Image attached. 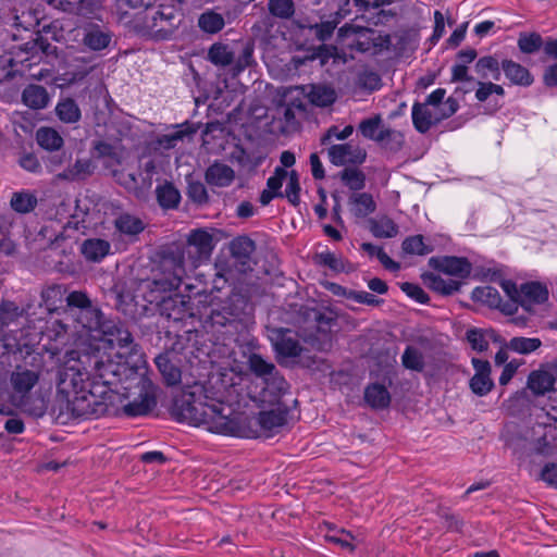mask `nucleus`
Masks as SVG:
<instances>
[{
	"label": "nucleus",
	"instance_id": "32",
	"mask_svg": "<svg viewBox=\"0 0 557 557\" xmlns=\"http://www.w3.org/2000/svg\"><path fill=\"white\" fill-rule=\"evenodd\" d=\"M37 205L38 198L36 193L27 189L13 193L10 199L12 210L20 214L34 211Z\"/></svg>",
	"mask_w": 557,
	"mask_h": 557
},
{
	"label": "nucleus",
	"instance_id": "64",
	"mask_svg": "<svg viewBox=\"0 0 557 557\" xmlns=\"http://www.w3.org/2000/svg\"><path fill=\"white\" fill-rule=\"evenodd\" d=\"M540 479L547 485L557 488V463H546L541 471Z\"/></svg>",
	"mask_w": 557,
	"mask_h": 557
},
{
	"label": "nucleus",
	"instance_id": "6",
	"mask_svg": "<svg viewBox=\"0 0 557 557\" xmlns=\"http://www.w3.org/2000/svg\"><path fill=\"white\" fill-rule=\"evenodd\" d=\"M51 29L50 25H44L41 29L37 30L36 37L18 46V51L10 53L3 61H0V82L9 74L8 66L15 64H24L30 66L42 60L44 57L54 55L57 47L53 46L41 34H48Z\"/></svg>",
	"mask_w": 557,
	"mask_h": 557
},
{
	"label": "nucleus",
	"instance_id": "13",
	"mask_svg": "<svg viewBox=\"0 0 557 557\" xmlns=\"http://www.w3.org/2000/svg\"><path fill=\"white\" fill-rule=\"evenodd\" d=\"M271 341L274 350L280 356L295 358L301 355L302 347L298 341L297 333L290 329H273Z\"/></svg>",
	"mask_w": 557,
	"mask_h": 557
},
{
	"label": "nucleus",
	"instance_id": "48",
	"mask_svg": "<svg viewBox=\"0 0 557 557\" xmlns=\"http://www.w3.org/2000/svg\"><path fill=\"white\" fill-rule=\"evenodd\" d=\"M543 47V38L539 33H521L518 38V48L524 54H533Z\"/></svg>",
	"mask_w": 557,
	"mask_h": 557
},
{
	"label": "nucleus",
	"instance_id": "52",
	"mask_svg": "<svg viewBox=\"0 0 557 557\" xmlns=\"http://www.w3.org/2000/svg\"><path fill=\"white\" fill-rule=\"evenodd\" d=\"M403 366L406 369L421 372L424 369V359L420 350L413 346H407L401 356Z\"/></svg>",
	"mask_w": 557,
	"mask_h": 557
},
{
	"label": "nucleus",
	"instance_id": "11",
	"mask_svg": "<svg viewBox=\"0 0 557 557\" xmlns=\"http://www.w3.org/2000/svg\"><path fill=\"white\" fill-rule=\"evenodd\" d=\"M429 264L438 272L457 277V281L468 278L472 271L471 262L465 257H432L429 260Z\"/></svg>",
	"mask_w": 557,
	"mask_h": 557
},
{
	"label": "nucleus",
	"instance_id": "41",
	"mask_svg": "<svg viewBox=\"0 0 557 557\" xmlns=\"http://www.w3.org/2000/svg\"><path fill=\"white\" fill-rule=\"evenodd\" d=\"M309 101L321 108L332 106L336 100V95L333 88L326 85H312L308 94Z\"/></svg>",
	"mask_w": 557,
	"mask_h": 557
},
{
	"label": "nucleus",
	"instance_id": "8",
	"mask_svg": "<svg viewBox=\"0 0 557 557\" xmlns=\"http://www.w3.org/2000/svg\"><path fill=\"white\" fill-rule=\"evenodd\" d=\"M99 383L94 379L89 371L81 367V361L72 366H66L61 372L59 377L58 387L60 392L73 395L89 388V384Z\"/></svg>",
	"mask_w": 557,
	"mask_h": 557
},
{
	"label": "nucleus",
	"instance_id": "22",
	"mask_svg": "<svg viewBox=\"0 0 557 557\" xmlns=\"http://www.w3.org/2000/svg\"><path fill=\"white\" fill-rule=\"evenodd\" d=\"M556 379L546 370H534L528 376V387L535 396H544L553 392Z\"/></svg>",
	"mask_w": 557,
	"mask_h": 557
},
{
	"label": "nucleus",
	"instance_id": "58",
	"mask_svg": "<svg viewBox=\"0 0 557 557\" xmlns=\"http://www.w3.org/2000/svg\"><path fill=\"white\" fill-rule=\"evenodd\" d=\"M186 194L193 202L198 205H203L209 200L207 188L200 181H189Z\"/></svg>",
	"mask_w": 557,
	"mask_h": 557
},
{
	"label": "nucleus",
	"instance_id": "15",
	"mask_svg": "<svg viewBox=\"0 0 557 557\" xmlns=\"http://www.w3.org/2000/svg\"><path fill=\"white\" fill-rule=\"evenodd\" d=\"M256 250V243L247 235L233 238L230 243V251L235 260L237 269L242 273L251 271V256Z\"/></svg>",
	"mask_w": 557,
	"mask_h": 557
},
{
	"label": "nucleus",
	"instance_id": "16",
	"mask_svg": "<svg viewBox=\"0 0 557 557\" xmlns=\"http://www.w3.org/2000/svg\"><path fill=\"white\" fill-rule=\"evenodd\" d=\"M329 157L330 161L336 166L345 164L359 165L366 161L367 152L358 146L337 144L329 148Z\"/></svg>",
	"mask_w": 557,
	"mask_h": 557
},
{
	"label": "nucleus",
	"instance_id": "29",
	"mask_svg": "<svg viewBox=\"0 0 557 557\" xmlns=\"http://www.w3.org/2000/svg\"><path fill=\"white\" fill-rule=\"evenodd\" d=\"M411 117L414 128L421 134L429 132L441 120V117L434 116L431 109L419 102L412 106Z\"/></svg>",
	"mask_w": 557,
	"mask_h": 557
},
{
	"label": "nucleus",
	"instance_id": "51",
	"mask_svg": "<svg viewBox=\"0 0 557 557\" xmlns=\"http://www.w3.org/2000/svg\"><path fill=\"white\" fill-rule=\"evenodd\" d=\"M542 345L541 341L535 337H512L508 344V348L515 352L528 355L535 351Z\"/></svg>",
	"mask_w": 557,
	"mask_h": 557
},
{
	"label": "nucleus",
	"instance_id": "4",
	"mask_svg": "<svg viewBox=\"0 0 557 557\" xmlns=\"http://www.w3.org/2000/svg\"><path fill=\"white\" fill-rule=\"evenodd\" d=\"M253 306L249 290L244 286H235L225 299H213L210 311L203 320L207 332L227 334L236 331L237 324L252 313Z\"/></svg>",
	"mask_w": 557,
	"mask_h": 557
},
{
	"label": "nucleus",
	"instance_id": "36",
	"mask_svg": "<svg viewBox=\"0 0 557 557\" xmlns=\"http://www.w3.org/2000/svg\"><path fill=\"white\" fill-rule=\"evenodd\" d=\"M156 196L159 206L165 210L176 209L181 201V194L178 189L170 182L158 185L156 188Z\"/></svg>",
	"mask_w": 557,
	"mask_h": 557
},
{
	"label": "nucleus",
	"instance_id": "3",
	"mask_svg": "<svg viewBox=\"0 0 557 557\" xmlns=\"http://www.w3.org/2000/svg\"><path fill=\"white\" fill-rule=\"evenodd\" d=\"M65 302V313L72 318L76 326L87 331L92 338L107 342L111 347L117 346L131 356L137 355L132 333L124 327L123 323L106 319L85 292L69 293Z\"/></svg>",
	"mask_w": 557,
	"mask_h": 557
},
{
	"label": "nucleus",
	"instance_id": "53",
	"mask_svg": "<svg viewBox=\"0 0 557 557\" xmlns=\"http://www.w3.org/2000/svg\"><path fill=\"white\" fill-rule=\"evenodd\" d=\"M339 175L343 183L354 191H359L366 186V176L358 169H344Z\"/></svg>",
	"mask_w": 557,
	"mask_h": 557
},
{
	"label": "nucleus",
	"instance_id": "47",
	"mask_svg": "<svg viewBox=\"0 0 557 557\" xmlns=\"http://www.w3.org/2000/svg\"><path fill=\"white\" fill-rule=\"evenodd\" d=\"M208 59L214 65L226 66L234 61V53L226 45L214 44L209 49Z\"/></svg>",
	"mask_w": 557,
	"mask_h": 557
},
{
	"label": "nucleus",
	"instance_id": "59",
	"mask_svg": "<svg viewBox=\"0 0 557 557\" xmlns=\"http://www.w3.org/2000/svg\"><path fill=\"white\" fill-rule=\"evenodd\" d=\"M287 178V170L281 166L274 169L273 175L267 180V188L274 191L280 198H284L282 186L284 181Z\"/></svg>",
	"mask_w": 557,
	"mask_h": 557
},
{
	"label": "nucleus",
	"instance_id": "31",
	"mask_svg": "<svg viewBox=\"0 0 557 557\" xmlns=\"http://www.w3.org/2000/svg\"><path fill=\"white\" fill-rule=\"evenodd\" d=\"M263 383V397L269 395L271 397L269 401L272 404H277V401H281V397L288 393L289 389L288 382L284 379V376L280 374L278 371L265 379Z\"/></svg>",
	"mask_w": 557,
	"mask_h": 557
},
{
	"label": "nucleus",
	"instance_id": "9",
	"mask_svg": "<svg viewBox=\"0 0 557 557\" xmlns=\"http://www.w3.org/2000/svg\"><path fill=\"white\" fill-rule=\"evenodd\" d=\"M113 238L126 245L137 243L146 228L145 222L129 212L117 214L113 220Z\"/></svg>",
	"mask_w": 557,
	"mask_h": 557
},
{
	"label": "nucleus",
	"instance_id": "21",
	"mask_svg": "<svg viewBox=\"0 0 557 557\" xmlns=\"http://www.w3.org/2000/svg\"><path fill=\"white\" fill-rule=\"evenodd\" d=\"M206 182L216 187H227L235 180L234 170L221 162L212 163L205 173Z\"/></svg>",
	"mask_w": 557,
	"mask_h": 557
},
{
	"label": "nucleus",
	"instance_id": "14",
	"mask_svg": "<svg viewBox=\"0 0 557 557\" xmlns=\"http://www.w3.org/2000/svg\"><path fill=\"white\" fill-rule=\"evenodd\" d=\"M147 382L141 381L137 397L126 404L117 403L120 409L129 418L141 417L148 414L157 405L156 397L146 388Z\"/></svg>",
	"mask_w": 557,
	"mask_h": 557
},
{
	"label": "nucleus",
	"instance_id": "42",
	"mask_svg": "<svg viewBox=\"0 0 557 557\" xmlns=\"http://www.w3.org/2000/svg\"><path fill=\"white\" fill-rule=\"evenodd\" d=\"M248 367L257 377H260L263 381L271 376L272 374H275V372L277 371L273 362L264 359L259 354H251L249 356Z\"/></svg>",
	"mask_w": 557,
	"mask_h": 557
},
{
	"label": "nucleus",
	"instance_id": "50",
	"mask_svg": "<svg viewBox=\"0 0 557 557\" xmlns=\"http://www.w3.org/2000/svg\"><path fill=\"white\" fill-rule=\"evenodd\" d=\"M500 286L511 301L505 304L502 308V311L511 314L517 310V305H519L521 296V286L518 287L517 284L510 280H504L500 283Z\"/></svg>",
	"mask_w": 557,
	"mask_h": 557
},
{
	"label": "nucleus",
	"instance_id": "25",
	"mask_svg": "<svg viewBox=\"0 0 557 557\" xmlns=\"http://www.w3.org/2000/svg\"><path fill=\"white\" fill-rule=\"evenodd\" d=\"M350 212L359 219H363L376 210L373 196L369 193H354L348 198Z\"/></svg>",
	"mask_w": 557,
	"mask_h": 557
},
{
	"label": "nucleus",
	"instance_id": "34",
	"mask_svg": "<svg viewBox=\"0 0 557 557\" xmlns=\"http://www.w3.org/2000/svg\"><path fill=\"white\" fill-rule=\"evenodd\" d=\"M36 140L39 147L50 152L60 151L64 145V140L60 133L57 129L47 126H42L37 129Z\"/></svg>",
	"mask_w": 557,
	"mask_h": 557
},
{
	"label": "nucleus",
	"instance_id": "35",
	"mask_svg": "<svg viewBox=\"0 0 557 557\" xmlns=\"http://www.w3.org/2000/svg\"><path fill=\"white\" fill-rule=\"evenodd\" d=\"M387 126L384 125L382 116L375 114L371 117L362 120L358 125V132L366 138L372 141L383 140V131Z\"/></svg>",
	"mask_w": 557,
	"mask_h": 557
},
{
	"label": "nucleus",
	"instance_id": "28",
	"mask_svg": "<svg viewBox=\"0 0 557 557\" xmlns=\"http://www.w3.org/2000/svg\"><path fill=\"white\" fill-rule=\"evenodd\" d=\"M110 243L101 238H88L84 240L81 247L85 259L91 262H100L110 253Z\"/></svg>",
	"mask_w": 557,
	"mask_h": 557
},
{
	"label": "nucleus",
	"instance_id": "37",
	"mask_svg": "<svg viewBox=\"0 0 557 557\" xmlns=\"http://www.w3.org/2000/svg\"><path fill=\"white\" fill-rule=\"evenodd\" d=\"M94 165L90 159H77L73 165L67 166L58 174L60 180L81 181L91 175Z\"/></svg>",
	"mask_w": 557,
	"mask_h": 557
},
{
	"label": "nucleus",
	"instance_id": "2",
	"mask_svg": "<svg viewBox=\"0 0 557 557\" xmlns=\"http://www.w3.org/2000/svg\"><path fill=\"white\" fill-rule=\"evenodd\" d=\"M184 275V253H165L151 277L139 283L137 293L132 300L141 297L146 302L159 307L160 313L166 319L182 322L193 314L189 298L172 293L180 287Z\"/></svg>",
	"mask_w": 557,
	"mask_h": 557
},
{
	"label": "nucleus",
	"instance_id": "20",
	"mask_svg": "<svg viewBox=\"0 0 557 557\" xmlns=\"http://www.w3.org/2000/svg\"><path fill=\"white\" fill-rule=\"evenodd\" d=\"M82 41L91 51H102L112 42V33L101 29L99 25H90L85 29Z\"/></svg>",
	"mask_w": 557,
	"mask_h": 557
},
{
	"label": "nucleus",
	"instance_id": "61",
	"mask_svg": "<svg viewBox=\"0 0 557 557\" xmlns=\"http://www.w3.org/2000/svg\"><path fill=\"white\" fill-rule=\"evenodd\" d=\"M440 518L448 532H462L465 522L458 515L443 510L440 512Z\"/></svg>",
	"mask_w": 557,
	"mask_h": 557
},
{
	"label": "nucleus",
	"instance_id": "18",
	"mask_svg": "<svg viewBox=\"0 0 557 557\" xmlns=\"http://www.w3.org/2000/svg\"><path fill=\"white\" fill-rule=\"evenodd\" d=\"M548 299L547 287L540 282H525L521 284V296L519 305L525 310L531 311L534 305H542Z\"/></svg>",
	"mask_w": 557,
	"mask_h": 557
},
{
	"label": "nucleus",
	"instance_id": "63",
	"mask_svg": "<svg viewBox=\"0 0 557 557\" xmlns=\"http://www.w3.org/2000/svg\"><path fill=\"white\" fill-rule=\"evenodd\" d=\"M358 83L360 87L372 92L380 89L381 77L377 73L369 71L359 75Z\"/></svg>",
	"mask_w": 557,
	"mask_h": 557
},
{
	"label": "nucleus",
	"instance_id": "7",
	"mask_svg": "<svg viewBox=\"0 0 557 557\" xmlns=\"http://www.w3.org/2000/svg\"><path fill=\"white\" fill-rule=\"evenodd\" d=\"M181 23V14L174 5L160 4L146 15L147 26L161 39L170 38Z\"/></svg>",
	"mask_w": 557,
	"mask_h": 557
},
{
	"label": "nucleus",
	"instance_id": "5",
	"mask_svg": "<svg viewBox=\"0 0 557 557\" xmlns=\"http://www.w3.org/2000/svg\"><path fill=\"white\" fill-rule=\"evenodd\" d=\"M122 396L119 392L103 384H89V388L76 393L67 399V408L75 418L98 419L103 416L116 414L120 411L117 403Z\"/></svg>",
	"mask_w": 557,
	"mask_h": 557
},
{
	"label": "nucleus",
	"instance_id": "12",
	"mask_svg": "<svg viewBox=\"0 0 557 557\" xmlns=\"http://www.w3.org/2000/svg\"><path fill=\"white\" fill-rule=\"evenodd\" d=\"M275 408L261 410L257 414V423L267 436H273L281 432L287 424L288 407L282 401L274 404Z\"/></svg>",
	"mask_w": 557,
	"mask_h": 557
},
{
	"label": "nucleus",
	"instance_id": "49",
	"mask_svg": "<svg viewBox=\"0 0 557 557\" xmlns=\"http://www.w3.org/2000/svg\"><path fill=\"white\" fill-rule=\"evenodd\" d=\"M235 159L243 169L252 172L263 163L265 156L260 152H250L245 149H239Z\"/></svg>",
	"mask_w": 557,
	"mask_h": 557
},
{
	"label": "nucleus",
	"instance_id": "24",
	"mask_svg": "<svg viewBox=\"0 0 557 557\" xmlns=\"http://www.w3.org/2000/svg\"><path fill=\"white\" fill-rule=\"evenodd\" d=\"M424 284L432 290L449 296L459 292L461 282L454 278H443L440 274L432 272L424 273L422 275Z\"/></svg>",
	"mask_w": 557,
	"mask_h": 557
},
{
	"label": "nucleus",
	"instance_id": "54",
	"mask_svg": "<svg viewBox=\"0 0 557 557\" xmlns=\"http://www.w3.org/2000/svg\"><path fill=\"white\" fill-rule=\"evenodd\" d=\"M404 141V135L399 131L387 126L383 131V140L376 143L386 150L397 152L403 148Z\"/></svg>",
	"mask_w": 557,
	"mask_h": 557
},
{
	"label": "nucleus",
	"instance_id": "60",
	"mask_svg": "<svg viewBox=\"0 0 557 557\" xmlns=\"http://www.w3.org/2000/svg\"><path fill=\"white\" fill-rule=\"evenodd\" d=\"M400 289L411 299L416 300L419 304H428L430 298L429 295L424 292V289L414 283L405 282L400 285Z\"/></svg>",
	"mask_w": 557,
	"mask_h": 557
},
{
	"label": "nucleus",
	"instance_id": "43",
	"mask_svg": "<svg viewBox=\"0 0 557 557\" xmlns=\"http://www.w3.org/2000/svg\"><path fill=\"white\" fill-rule=\"evenodd\" d=\"M225 25L224 17L214 11H206L198 18L199 28L207 34H216Z\"/></svg>",
	"mask_w": 557,
	"mask_h": 557
},
{
	"label": "nucleus",
	"instance_id": "46",
	"mask_svg": "<svg viewBox=\"0 0 557 557\" xmlns=\"http://www.w3.org/2000/svg\"><path fill=\"white\" fill-rule=\"evenodd\" d=\"M269 13L280 20H289L295 14V3L293 0H269Z\"/></svg>",
	"mask_w": 557,
	"mask_h": 557
},
{
	"label": "nucleus",
	"instance_id": "57",
	"mask_svg": "<svg viewBox=\"0 0 557 557\" xmlns=\"http://www.w3.org/2000/svg\"><path fill=\"white\" fill-rule=\"evenodd\" d=\"M469 385L473 394L485 396L492 391L494 383L490 375L474 374L470 379Z\"/></svg>",
	"mask_w": 557,
	"mask_h": 557
},
{
	"label": "nucleus",
	"instance_id": "40",
	"mask_svg": "<svg viewBox=\"0 0 557 557\" xmlns=\"http://www.w3.org/2000/svg\"><path fill=\"white\" fill-rule=\"evenodd\" d=\"M25 313L24 308L14 301L3 300L0 304V330L15 324Z\"/></svg>",
	"mask_w": 557,
	"mask_h": 557
},
{
	"label": "nucleus",
	"instance_id": "56",
	"mask_svg": "<svg viewBox=\"0 0 557 557\" xmlns=\"http://www.w3.org/2000/svg\"><path fill=\"white\" fill-rule=\"evenodd\" d=\"M343 297L348 300L371 307H377L384 301L383 299H380L366 290L343 289Z\"/></svg>",
	"mask_w": 557,
	"mask_h": 557
},
{
	"label": "nucleus",
	"instance_id": "62",
	"mask_svg": "<svg viewBox=\"0 0 557 557\" xmlns=\"http://www.w3.org/2000/svg\"><path fill=\"white\" fill-rule=\"evenodd\" d=\"M354 132V127L351 125L345 126L342 131L338 129L337 126H331L326 133L321 138L322 145H327L331 143L333 138L338 140L347 139Z\"/></svg>",
	"mask_w": 557,
	"mask_h": 557
},
{
	"label": "nucleus",
	"instance_id": "27",
	"mask_svg": "<svg viewBox=\"0 0 557 557\" xmlns=\"http://www.w3.org/2000/svg\"><path fill=\"white\" fill-rule=\"evenodd\" d=\"M38 380L39 376L37 372L21 368H17L15 371H13L10 377V382L14 392L22 396L29 393Z\"/></svg>",
	"mask_w": 557,
	"mask_h": 557
},
{
	"label": "nucleus",
	"instance_id": "39",
	"mask_svg": "<svg viewBox=\"0 0 557 557\" xmlns=\"http://www.w3.org/2000/svg\"><path fill=\"white\" fill-rule=\"evenodd\" d=\"M471 298L474 301H479L487 305L491 308H498L502 310V297L499 292L492 286H478L471 293Z\"/></svg>",
	"mask_w": 557,
	"mask_h": 557
},
{
	"label": "nucleus",
	"instance_id": "26",
	"mask_svg": "<svg viewBox=\"0 0 557 557\" xmlns=\"http://www.w3.org/2000/svg\"><path fill=\"white\" fill-rule=\"evenodd\" d=\"M366 404L372 409H385L391 404V394L387 388L379 383H371L364 388Z\"/></svg>",
	"mask_w": 557,
	"mask_h": 557
},
{
	"label": "nucleus",
	"instance_id": "38",
	"mask_svg": "<svg viewBox=\"0 0 557 557\" xmlns=\"http://www.w3.org/2000/svg\"><path fill=\"white\" fill-rule=\"evenodd\" d=\"M475 70L483 78L491 76L494 81H499L502 76V61L495 55H485L476 61Z\"/></svg>",
	"mask_w": 557,
	"mask_h": 557
},
{
	"label": "nucleus",
	"instance_id": "1",
	"mask_svg": "<svg viewBox=\"0 0 557 557\" xmlns=\"http://www.w3.org/2000/svg\"><path fill=\"white\" fill-rule=\"evenodd\" d=\"M171 414L177 422L205 426L209 432L249 437L246 418L224 401V393L208 383H194L175 396Z\"/></svg>",
	"mask_w": 557,
	"mask_h": 557
},
{
	"label": "nucleus",
	"instance_id": "30",
	"mask_svg": "<svg viewBox=\"0 0 557 557\" xmlns=\"http://www.w3.org/2000/svg\"><path fill=\"white\" fill-rule=\"evenodd\" d=\"M154 362L168 386H174L181 382V369L173 362L168 354L157 356Z\"/></svg>",
	"mask_w": 557,
	"mask_h": 557
},
{
	"label": "nucleus",
	"instance_id": "45",
	"mask_svg": "<svg viewBox=\"0 0 557 557\" xmlns=\"http://www.w3.org/2000/svg\"><path fill=\"white\" fill-rule=\"evenodd\" d=\"M314 260L317 264L326 267L334 272L339 273L347 271V262L342 257L336 256L334 252H331L330 250L318 252L315 255Z\"/></svg>",
	"mask_w": 557,
	"mask_h": 557
},
{
	"label": "nucleus",
	"instance_id": "10",
	"mask_svg": "<svg viewBox=\"0 0 557 557\" xmlns=\"http://www.w3.org/2000/svg\"><path fill=\"white\" fill-rule=\"evenodd\" d=\"M214 248L213 236L203 228H197L189 232L186 242L185 253L191 260L193 265H197L203 260L209 259Z\"/></svg>",
	"mask_w": 557,
	"mask_h": 557
},
{
	"label": "nucleus",
	"instance_id": "19",
	"mask_svg": "<svg viewBox=\"0 0 557 557\" xmlns=\"http://www.w3.org/2000/svg\"><path fill=\"white\" fill-rule=\"evenodd\" d=\"M121 367L122 362L114 363L112 361L95 360L94 379L110 388L121 381Z\"/></svg>",
	"mask_w": 557,
	"mask_h": 557
},
{
	"label": "nucleus",
	"instance_id": "33",
	"mask_svg": "<svg viewBox=\"0 0 557 557\" xmlns=\"http://www.w3.org/2000/svg\"><path fill=\"white\" fill-rule=\"evenodd\" d=\"M55 115L65 124H75L82 117V111L73 98H61L55 106Z\"/></svg>",
	"mask_w": 557,
	"mask_h": 557
},
{
	"label": "nucleus",
	"instance_id": "55",
	"mask_svg": "<svg viewBox=\"0 0 557 557\" xmlns=\"http://www.w3.org/2000/svg\"><path fill=\"white\" fill-rule=\"evenodd\" d=\"M401 248L405 253L425 256L432 251V248L424 244L422 235L409 236L404 239Z\"/></svg>",
	"mask_w": 557,
	"mask_h": 557
},
{
	"label": "nucleus",
	"instance_id": "17",
	"mask_svg": "<svg viewBox=\"0 0 557 557\" xmlns=\"http://www.w3.org/2000/svg\"><path fill=\"white\" fill-rule=\"evenodd\" d=\"M502 73L513 86L527 88L534 83V76L530 70L510 59L502 60Z\"/></svg>",
	"mask_w": 557,
	"mask_h": 557
},
{
	"label": "nucleus",
	"instance_id": "44",
	"mask_svg": "<svg viewBox=\"0 0 557 557\" xmlns=\"http://www.w3.org/2000/svg\"><path fill=\"white\" fill-rule=\"evenodd\" d=\"M370 232L376 238H393L398 234L397 224L388 219L370 220Z\"/></svg>",
	"mask_w": 557,
	"mask_h": 557
},
{
	"label": "nucleus",
	"instance_id": "23",
	"mask_svg": "<svg viewBox=\"0 0 557 557\" xmlns=\"http://www.w3.org/2000/svg\"><path fill=\"white\" fill-rule=\"evenodd\" d=\"M50 96L46 87L37 84L27 85L22 92V102L26 107L40 110L48 107Z\"/></svg>",
	"mask_w": 557,
	"mask_h": 557
}]
</instances>
